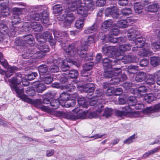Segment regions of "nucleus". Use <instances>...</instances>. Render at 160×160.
<instances>
[{
	"mask_svg": "<svg viewBox=\"0 0 160 160\" xmlns=\"http://www.w3.org/2000/svg\"><path fill=\"white\" fill-rule=\"evenodd\" d=\"M38 74L36 72H32L26 76L22 78V75L19 74L16 77L11 78L9 82L11 83V88L12 90H14L18 94V97L22 100L29 103L33 102V101L27 97L25 94H23L24 90L23 89H20L18 87V85L22 81V84L25 86L28 85V82L27 80L29 81L32 80L37 76Z\"/></svg>",
	"mask_w": 160,
	"mask_h": 160,
	"instance_id": "f257e3e1",
	"label": "nucleus"
},
{
	"mask_svg": "<svg viewBox=\"0 0 160 160\" xmlns=\"http://www.w3.org/2000/svg\"><path fill=\"white\" fill-rule=\"evenodd\" d=\"M137 45L132 48V51L135 52L138 50V54L141 57H146L151 55L153 53L151 48H149L148 43L144 42L142 38H138L135 41H133Z\"/></svg>",
	"mask_w": 160,
	"mask_h": 160,
	"instance_id": "f03ea898",
	"label": "nucleus"
},
{
	"mask_svg": "<svg viewBox=\"0 0 160 160\" xmlns=\"http://www.w3.org/2000/svg\"><path fill=\"white\" fill-rule=\"evenodd\" d=\"M131 46L130 44H125L120 46L117 51H116L115 47L110 46L104 47L102 49V52L108 57H113L117 60L121 51H128L131 49Z\"/></svg>",
	"mask_w": 160,
	"mask_h": 160,
	"instance_id": "7ed1b4c3",
	"label": "nucleus"
},
{
	"mask_svg": "<svg viewBox=\"0 0 160 160\" xmlns=\"http://www.w3.org/2000/svg\"><path fill=\"white\" fill-rule=\"evenodd\" d=\"M67 3L71 4L70 9L71 11L76 10L84 5H88L89 7H92L93 5L91 0H67Z\"/></svg>",
	"mask_w": 160,
	"mask_h": 160,
	"instance_id": "20e7f679",
	"label": "nucleus"
},
{
	"mask_svg": "<svg viewBox=\"0 0 160 160\" xmlns=\"http://www.w3.org/2000/svg\"><path fill=\"white\" fill-rule=\"evenodd\" d=\"M121 69L120 68H114L110 71H105L103 75L106 78H112V80L113 81L112 82L113 84H118L120 82V80L118 78L117 76L121 72Z\"/></svg>",
	"mask_w": 160,
	"mask_h": 160,
	"instance_id": "39448f33",
	"label": "nucleus"
},
{
	"mask_svg": "<svg viewBox=\"0 0 160 160\" xmlns=\"http://www.w3.org/2000/svg\"><path fill=\"white\" fill-rule=\"evenodd\" d=\"M30 16L31 19L35 20L38 21L40 19L41 22L44 24L48 23L49 21L48 14L46 11L40 13L32 12Z\"/></svg>",
	"mask_w": 160,
	"mask_h": 160,
	"instance_id": "423d86ee",
	"label": "nucleus"
},
{
	"mask_svg": "<svg viewBox=\"0 0 160 160\" xmlns=\"http://www.w3.org/2000/svg\"><path fill=\"white\" fill-rule=\"evenodd\" d=\"M53 62L54 63L58 62L59 66L60 67L62 70L63 72L66 71L69 69L70 64L71 63L75 65L76 62L70 59H66L63 60L61 58H58L57 59H54Z\"/></svg>",
	"mask_w": 160,
	"mask_h": 160,
	"instance_id": "0eeeda50",
	"label": "nucleus"
},
{
	"mask_svg": "<svg viewBox=\"0 0 160 160\" xmlns=\"http://www.w3.org/2000/svg\"><path fill=\"white\" fill-rule=\"evenodd\" d=\"M78 102V104L79 105L80 107L82 106L83 108H87L89 105L93 106L95 104V105L97 104H101V103L97 104V100H96L95 98H92L91 100H89V103L88 102H86L85 98L84 97H82L79 98ZM95 106L94 107H95Z\"/></svg>",
	"mask_w": 160,
	"mask_h": 160,
	"instance_id": "6e6552de",
	"label": "nucleus"
},
{
	"mask_svg": "<svg viewBox=\"0 0 160 160\" xmlns=\"http://www.w3.org/2000/svg\"><path fill=\"white\" fill-rule=\"evenodd\" d=\"M88 46L86 45H82L80 48L77 50V52L81 57L85 58V60L88 61L92 60L93 59L92 55H90L89 56L87 55V50H88Z\"/></svg>",
	"mask_w": 160,
	"mask_h": 160,
	"instance_id": "1a4fd4ad",
	"label": "nucleus"
},
{
	"mask_svg": "<svg viewBox=\"0 0 160 160\" xmlns=\"http://www.w3.org/2000/svg\"><path fill=\"white\" fill-rule=\"evenodd\" d=\"M44 43L38 42V44L37 48L39 50L37 51L38 52L37 56L38 58H42L45 55V53L49 51V46Z\"/></svg>",
	"mask_w": 160,
	"mask_h": 160,
	"instance_id": "9d476101",
	"label": "nucleus"
},
{
	"mask_svg": "<svg viewBox=\"0 0 160 160\" xmlns=\"http://www.w3.org/2000/svg\"><path fill=\"white\" fill-rule=\"evenodd\" d=\"M2 1L3 2L0 4L1 7L0 13V18L2 17H5L9 16L10 14V8L7 6L8 3V0H0V1Z\"/></svg>",
	"mask_w": 160,
	"mask_h": 160,
	"instance_id": "9b49d317",
	"label": "nucleus"
},
{
	"mask_svg": "<svg viewBox=\"0 0 160 160\" xmlns=\"http://www.w3.org/2000/svg\"><path fill=\"white\" fill-rule=\"evenodd\" d=\"M36 38L38 42L40 43H44L47 40H51L52 38L51 34L47 31L43 32L42 35L39 33L36 34Z\"/></svg>",
	"mask_w": 160,
	"mask_h": 160,
	"instance_id": "f8f14e48",
	"label": "nucleus"
},
{
	"mask_svg": "<svg viewBox=\"0 0 160 160\" xmlns=\"http://www.w3.org/2000/svg\"><path fill=\"white\" fill-rule=\"evenodd\" d=\"M73 112L75 113L77 115H73L72 113V116L73 117V119H70L71 120H74L77 119L82 118L85 119L88 115V112H87L83 111L82 110H80L78 108H75L73 111Z\"/></svg>",
	"mask_w": 160,
	"mask_h": 160,
	"instance_id": "ddd939ff",
	"label": "nucleus"
},
{
	"mask_svg": "<svg viewBox=\"0 0 160 160\" xmlns=\"http://www.w3.org/2000/svg\"><path fill=\"white\" fill-rule=\"evenodd\" d=\"M151 3L148 1H144L143 2L144 9L146 11L155 12L158 11L159 5L157 4H150Z\"/></svg>",
	"mask_w": 160,
	"mask_h": 160,
	"instance_id": "4468645a",
	"label": "nucleus"
},
{
	"mask_svg": "<svg viewBox=\"0 0 160 160\" xmlns=\"http://www.w3.org/2000/svg\"><path fill=\"white\" fill-rule=\"evenodd\" d=\"M105 14L107 16L110 15L114 18H118L119 16V10L116 7H109L107 8L105 10Z\"/></svg>",
	"mask_w": 160,
	"mask_h": 160,
	"instance_id": "2eb2a0df",
	"label": "nucleus"
},
{
	"mask_svg": "<svg viewBox=\"0 0 160 160\" xmlns=\"http://www.w3.org/2000/svg\"><path fill=\"white\" fill-rule=\"evenodd\" d=\"M103 106L101 104H97L94 108L97 111L96 112H91L88 113V115L89 118H96L99 115V114L102 112Z\"/></svg>",
	"mask_w": 160,
	"mask_h": 160,
	"instance_id": "dca6fc26",
	"label": "nucleus"
},
{
	"mask_svg": "<svg viewBox=\"0 0 160 160\" xmlns=\"http://www.w3.org/2000/svg\"><path fill=\"white\" fill-rule=\"evenodd\" d=\"M51 114L55 115L57 117H62L64 118L70 119L74 118L72 116V113L70 112H64L62 111H54L52 110Z\"/></svg>",
	"mask_w": 160,
	"mask_h": 160,
	"instance_id": "f3484780",
	"label": "nucleus"
},
{
	"mask_svg": "<svg viewBox=\"0 0 160 160\" xmlns=\"http://www.w3.org/2000/svg\"><path fill=\"white\" fill-rule=\"evenodd\" d=\"M93 63L90 62L85 63L83 66V70L81 72V74L82 76L86 77L90 75V72H88L92 68Z\"/></svg>",
	"mask_w": 160,
	"mask_h": 160,
	"instance_id": "a211bd4d",
	"label": "nucleus"
},
{
	"mask_svg": "<svg viewBox=\"0 0 160 160\" xmlns=\"http://www.w3.org/2000/svg\"><path fill=\"white\" fill-rule=\"evenodd\" d=\"M102 63L104 69H107L111 68L112 66L115 65L117 63V61L116 59L112 60L105 58L103 60Z\"/></svg>",
	"mask_w": 160,
	"mask_h": 160,
	"instance_id": "6ab92c4d",
	"label": "nucleus"
},
{
	"mask_svg": "<svg viewBox=\"0 0 160 160\" xmlns=\"http://www.w3.org/2000/svg\"><path fill=\"white\" fill-rule=\"evenodd\" d=\"M104 39L105 40H108L113 43H119L120 42H124L126 40L125 37H120L118 38H114L113 37L110 36V35L105 36Z\"/></svg>",
	"mask_w": 160,
	"mask_h": 160,
	"instance_id": "aec40b11",
	"label": "nucleus"
},
{
	"mask_svg": "<svg viewBox=\"0 0 160 160\" xmlns=\"http://www.w3.org/2000/svg\"><path fill=\"white\" fill-rule=\"evenodd\" d=\"M93 5L92 7H89V5H84V6H82L76 10L78 14L85 17L87 15L88 10L90 9L91 8H93Z\"/></svg>",
	"mask_w": 160,
	"mask_h": 160,
	"instance_id": "412c9836",
	"label": "nucleus"
},
{
	"mask_svg": "<svg viewBox=\"0 0 160 160\" xmlns=\"http://www.w3.org/2000/svg\"><path fill=\"white\" fill-rule=\"evenodd\" d=\"M139 32L134 29H130L128 31L127 37L128 39L130 40L135 41L134 39L137 38V36L139 35ZM139 38L138 37V38Z\"/></svg>",
	"mask_w": 160,
	"mask_h": 160,
	"instance_id": "4be33fe9",
	"label": "nucleus"
},
{
	"mask_svg": "<svg viewBox=\"0 0 160 160\" xmlns=\"http://www.w3.org/2000/svg\"><path fill=\"white\" fill-rule=\"evenodd\" d=\"M64 49L66 53L70 56H73L77 53V49L73 44L70 45Z\"/></svg>",
	"mask_w": 160,
	"mask_h": 160,
	"instance_id": "5701e85b",
	"label": "nucleus"
},
{
	"mask_svg": "<svg viewBox=\"0 0 160 160\" xmlns=\"http://www.w3.org/2000/svg\"><path fill=\"white\" fill-rule=\"evenodd\" d=\"M125 51H121L119 54V56L117 59V61L121 60L122 62L128 63L131 61V57L129 55L123 56V52Z\"/></svg>",
	"mask_w": 160,
	"mask_h": 160,
	"instance_id": "b1692460",
	"label": "nucleus"
},
{
	"mask_svg": "<svg viewBox=\"0 0 160 160\" xmlns=\"http://www.w3.org/2000/svg\"><path fill=\"white\" fill-rule=\"evenodd\" d=\"M160 109V103L152 107H147L143 110L144 113H152L158 112Z\"/></svg>",
	"mask_w": 160,
	"mask_h": 160,
	"instance_id": "393cba45",
	"label": "nucleus"
},
{
	"mask_svg": "<svg viewBox=\"0 0 160 160\" xmlns=\"http://www.w3.org/2000/svg\"><path fill=\"white\" fill-rule=\"evenodd\" d=\"M8 70L6 72L1 69L0 68V74H5V76L7 78H9L12 74L14 71H17L18 68L15 67L8 68Z\"/></svg>",
	"mask_w": 160,
	"mask_h": 160,
	"instance_id": "a878e982",
	"label": "nucleus"
},
{
	"mask_svg": "<svg viewBox=\"0 0 160 160\" xmlns=\"http://www.w3.org/2000/svg\"><path fill=\"white\" fill-rule=\"evenodd\" d=\"M132 21L131 19H128L127 20L124 19L121 20L117 22L115 25L119 28H125L128 25V22H131Z\"/></svg>",
	"mask_w": 160,
	"mask_h": 160,
	"instance_id": "bb28decb",
	"label": "nucleus"
},
{
	"mask_svg": "<svg viewBox=\"0 0 160 160\" xmlns=\"http://www.w3.org/2000/svg\"><path fill=\"white\" fill-rule=\"evenodd\" d=\"M132 108L129 106H126L125 107L122 108V111L125 113H131L132 116L136 118L140 116V115L138 112L134 111L132 112Z\"/></svg>",
	"mask_w": 160,
	"mask_h": 160,
	"instance_id": "cd10ccee",
	"label": "nucleus"
},
{
	"mask_svg": "<svg viewBox=\"0 0 160 160\" xmlns=\"http://www.w3.org/2000/svg\"><path fill=\"white\" fill-rule=\"evenodd\" d=\"M147 88L144 86L139 87L138 88H135L133 89V93L135 94L136 93H138L139 94L138 97L139 98L142 95L143 93L147 92Z\"/></svg>",
	"mask_w": 160,
	"mask_h": 160,
	"instance_id": "c85d7f7f",
	"label": "nucleus"
},
{
	"mask_svg": "<svg viewBox=\"0 0 160 160\" xmlns=\"http://www.w3.org/2000/svg\"><path fill=\"white\" fill-rule=\"evenodd\" d=\"M95 87L94 85L91 83H88L85 85L83 88V90L87 93H91L93 92L94 90Z\"/></svg>",
	"mask_w": 160,
	"mask_h": 160,
	"instance_id": "c756f323",
	"label": "nucleus"
},
{
	"mask_svg": "<svg viewBox=\"0 0 160 160\" xmlns=\"http://www.w3.org/2000/svg\"><path fill=\"white\" fill-rule=\"evenodd\" d=\"M22 38L24 43H26L30 45L33 44L34 43V38L31 34L24 36Z\"/></svg>",
	"mask_w": 160,
	"mask_h": 160,
	"instance_id": "7c9ffc66",
	"label": "nucleus"
},
{
	"mask_svg": "<svg viewBox=\"0 0 160 160\" xmlns=\"http://www.w3.org/2000/svg\"><path fill=\"white\" fill-rule=\"evenodd\" d=\"M143 2H136L134 4V9L135 12L138 13H141L144 7Z\"/></svg>",
	"mask_w": 160,
	"mask_h": 160,
	"instance_id": "2f4dec72",
	"label": "nucleus"
},
{
	"mask_svg": "<svg viewBox=\"0 0 160 160\" xmlns=\"http://www.w3.org/2000/svg\"><path fill=\"white\" fill-rule=\"evenodd\" d=\"M76 104V101L74 99L67 100L64 102H62L61 105L62 107L69 108L73 107Z\"/></svg>",
	"mask_w": 160,
	"mask_h": 160,
	"instance_id": "473e14b6",
	"label": "nucleus"
},
{
	"mask_svg": "<svg viewBox=\"0 0 160 160\" xmlns=\"http://www.w3.org/2000/svg\"><path fill=\"white\" fill-rule=\"evenodd\" d=\"M31 26L32 29L36 32H40L43 30L42 26L38 22H32Z\"/></svg>",
	"mask_w": 160,
	"mask_h": 160,
	"instance_id": "72a5a7b5",
	"label": "nucleus"
},
{
	"mask_svg": "<svg viewBox=\"0 0 160 160\" xmlns=\"http://www.w3.org/2000/svg\"><path fill=\"white\" fill-rule=\"evenodd\" d=\"M98 28V26L96 23H94L92 26L89 27L85 29V33L89 34L96 31Z\"/></svg>",
	"mask_w": 160,
	"mask_h": 160,
	"instance_id": "f704fd0d",
	"label": "nucleus"
},
{
	"mask_svg": "<svg viewBox=\"0 0 160 160\" xmlns=\"http://www.w3.org/2000/svg\"><path fill=\"white\" fill-rule=\"evenodd\" d=\"M146 77V73L143 72L138 73L135 77V80L138 82H142L144 81Z\"/></svg>",
	"mask_w": 160,
	"mask_h": 160,
	"instance_id": "c9c22d12",
	"label": "nucleus"
},
{
	"mask_svg": "<svg viewBox=\"0 0 160 160\" xmlns=\"http://www.w3.org/2000/svg\"><path fill=\"white\" fill-rule=\"evenodd\" d=\"M150 62L152 66L156 67L158 66L160 62V58L158 57H151L150 59Z\"/></svg>",
	"mask_w": 160,
	"mask_h": 160,
	"instance_id": "e433bc0d",
	"label": "nucleus"
},
{
	"mask_svg": "<svg viewBox=\"0 0 160 160\" xmlns=\"http://www.w3.org/2000/svg\"><path fill=\"white\" fill-rule=\"evenodd\" d=\"M115 26L114 23H113L112 21L111 20H107L105 21L102 25V28L103 29H107L108 28L112 27Z\"/></svg>",
	"mask_w": 160,
	"mask_h": 160,
	"instance_id": "4c0bfd02",
	"label": "nucleus"
},
{
	"mask_svg": "<svg viewBox=\"0 0 160 160\" xmlns=\"http://www.w3.org/2000/svg\"><path fill=\"white\" fill-rule=\"evenodd\" d=\"M155 79L153 76H150L146 80V83L151 86L152 88H154L156 82Z\"/></svg>",
	"mask_w": 160,
	"mask_h": 160,
	"instance_id": "58836bf2",
	"label": "nucleus"
},
{
	"mask_svg": "<svg viewBox=\"0 0 160 160\" xmlns=\"http://www.w3.org/2000/svg\"><path fill=\"white\" fill-rule=\"evenodd\" d=\"M66 16L65 19L68 20V25H69L75 19V17L73 14L70 12H67L65 14Z\"/></svg>",
	"mask_w": 160,
	"mask_h": 160,
	"instance_id": "ea45409f",
	"label": "nucleus"
},
{
	"mask_svg": "<svg viewBox=\"0 0 160 160\" xmlns=\"http://www.w3.org/2000/svg\"><path fill=\"white\" fill-rule=\"evenodd\" d=\"M38 71L40 76L43 75L47 72L48 68L46 65H40L38 68Z\"/></svg>",
	"mask_w": 160,
	"mask_h": 160,
	"instance_id": "a19ab883",
	"label": "nucleus"
},
{
	"mask_svg": "<svg viewBox=\"0 0 160 160\" xmlns=\"http://www.w3.org/2000/svg\"><path fill=\"white\" fill-rule=\"evenodd\" d=\"M62 102L57 99H53L51 101L50 106L52 107V108L56 109L58 108L60 104L61 105Z\"/></svg>",
	"mask_w": 160,
	"mask_h": 160,
	"instance_id": "79ce46f5",
	"label": "nucleus"
},
{
	"mask_svg": "<svg viewBox=\"0 0 160 160\" xmlns=\"http://www.w3.org/2000/svg\"><path fill=\"white\" fill-rule=\"evenodd\" d=\"M138 70V67L137 66L130 65L128 67L127 70L129 74H134Z\"/></svg>",
	"mask_w": 160,
	"mask_h": 160,
	"instance_id": "37998d69",
	"label": "nucleus"
},
{
	"mask_svg": "<svg viewBox=\"0 0 160 160\" xmlns=\"http://www.w3.org/2000/svg\"><path fill=\"white\" fill-rule=\"evenodd\" d=\"M53 34L55 37L58 38L62 37H64V38L65 37L66 38L68 37V35L66 32H63L61 33L57 31H54L53 32Z\"/></svg>",
	"mask_w": 160,
	"mask_h": 160,
	"instance_id": "c03bdc74",
	"label": "nucleus"
},
{
	"mask_svg": "<svg viewBox=\"0 0 160 160\" xmlns=\"http://www.w3.org/2000/svg\"><path fill=\"white\" fill-rule=\"evenodd\" d=\"M21 22V20L17 14H13L12 18V25H15Z\"/></svg>",
	"mask_w": 160,
	"mask_h": 160,
	"instance_id": "a18cd8bd",
	"label": "nucleus"
},
{
	"mask_svg": "<svg viewBox=\"0 0 160 160\" xmlns=\"http://www.w3.org/2000/svg\"><path fill=\"white\" fill-rule=\"evenodd\" d=\"M154 99V97L153 94L152 93L146 94L144 96V99L147 102L150 103L152 102Z\"/></svg>",
	"mask_w": 160,
	"mask_h": 160,
	"instance_id": "49530a36",
	"label": "nucleus"
},
{
	"mask_svg": "<svg viewBox=\"0 0 160 160\" xmlns=\"http://www.w3.org/2000/svg\"><path fill=\"white\" fill-rule=\"evenodd\" d=\"M36 90L38 92L41 93L46 89L43 83L37 84H35Z\"/></svg>",
	"mask_w": 160,
	"mask_h": 160,
	"instance_id": "de8ad7c7",
	"label": "nucleus"
},
{
	"mask_svg": "<svg viewBox=\"0 0 160 160\" xmlns=\"http://www.w3.org/2000/svg\"><path fill=\"white\" fill-rule=\"evenodd\" d=\"M69 97V96L68 93H62L60 95L59 101L61 102H64L68 100Z\"/></svg>",
	"mask_w": 160,
	"mask_h": 160,
	"instance_id": "09e8293b",
	"label": "nucleus"
},
{
	"mask_svg": "<svg viewBox=\"0 0 160 160\" xmlns=\"http://www.w3.org/2000/svg\"><path fill=\"white\" fill-rule=\"evenodd\" d=\"M84 25V20L83 19L77 20L75 23V27L78 29H80L82 28Z\"/></svg>",
	"mask_w": 160,
	"mask_h": 160,
	"instance_id": "8fccbe9b",
	"label": "nucleus"
},
{
	"mask_svg": "<svg viewBox=\"0 0 160 160\" xmlns=\"http://www.w3.org/2000/svg\"><path fill=\"white\" fill-rule=\"evenodd\" d=\"M113 111L111 108H106L103 115L106 118L110 116L113 113Z\"/></svg>",
	"mask_w": 160,
	"mask_h": 160,
	"instance_id": "3c124183",
	"label": "nucleus"
},
{
	"mask_svg": "<svg viewBox=\"0 0 160 160\" xmlns=\"http://www.w3.org/2000/svg\"><path fill=\"white\" fill-rule=\"evenodd\" d=\"M136 138L134 134L129 137L128 138L125 140L123 141V143L126 144H129L134 142Z\"/></svg>",
	"mask_w": 160,
	"mask_h": 160,
	"instance_id": "603ef678",
	"label": "nucleus"
},
{
	"mask_svg": "<svg viewBox=\"0 0 160 160\" xmlns=\"http://www.w3.org/2000/svg\"><path fill=\"white\" fill-rule=\"evenodd\" d=\"M137 101V100L135 97L133 96L130 97L128 98V103L129 106H135Z\"/></svg>",
	"mask_w": 160,
	"mask_h": 160,
	"instance_id": "864d4df0",
	"label": "nucleus"
},
{
	"mask_svg": "<svg viewBox=\"0 0 160 160\" xmlns=\"http://www.w3.org/2000/svg\"><path fill=\"white\" fill-rule=\"evenodd\" d=\"M62 10V7L60 5H55L53 7V12L55 14L60 13Z\"/></svg>",
	"mask_w": 160,
	"mask_h": 160,
	"instance_id": "5fc2aeb1",
	"label": "nucleus"
},
{
	"mask_svg": "<svg viewBox=\"0 0 160 160\" xmlns=\"http://www.w3.org/2000/svg\"><path fill=\"white\" fill-rule=\"evenodd\" d=\"M54 65L52 67L50 68H49V69L50 70L51 72H58L59 71V68L58 67L59 66V64H58V62L57 63H54Z\"/></svg>",
	"mask_w": 160,
	"mask_h": 160,
	"instance_id": "6e6d98bb",
	"label": "nucleus"
},
{
	"mask_svg": "<svg viewBox=\"0 0 160 160\" xmlns=\"http://www.w3.org/2000/svg\"><path fill=\"white\" fill-rule=\"evenodd\" d=\"M68 75L71 78H75L78 76V72L77 70H72L69 71Z\"/></svg>",
	"mask_w": 160,
	"mask_h": 160,
	"instance_id": "4d7b16f0",
	"label": "nucleus"
},
{
	"mask_svg": "<svg viewBox=\"0 0 160 160\" xmlns=\"http://www.w3.org/2000/svg\"><path fill=\"white\" fill-rule=\"evenodd\" d=\"M121 12L123 15L127 16L131 14L132 11L130 8H124L121 10Z\"/></svg>",
	"mask_w": 160,
	"mask_h": 160,
	"instance_id": "13d9d810",
	"label": "nucleus"
},
{
	"mask_svg": "<svg viewBox=\"0 0 160 160\" xmlns=\"http://www.w3.org/2000/svg\"><path fill=\"white\" fill-rule=\"evenodd\" d=\"M64 88L68 91L70 92L73 91L75 89V87L72 83L66 85Z\"/></svg>",
	"mask_w": 160,
	"mask_h": 160,
	"instance_id": "bf43d9fd",
	"label": "nucleus"
},
{
	"mask_svg": "<svg viewBox=\"0 0 160 160\" xmlns=\"http://www.w3.org/2000/svg\"><path fill=\"white\" fill-rule=\"evenodd\" d=\"M43 81L46 84H49L53 81V78L51 76L45 77L43 78Z\"/></svg>",
	"mask_w": 160,
	"mask_h": 160,
	"instance_id": "052dcab7",
	"label": "nucleus"
},
{
	"mask_svg": "<svg viewBox=\"0 0 160 160\" xmlns=\"http://www.w3.org/2000/svg\"><path fill=\"white\" fill-rule=\"evenodd\" d=\"M158 149L157 148H154L153 150H151L144 153L143 155V157L144 158L147 157L150 155L158 151Z\"/></svg>",
	"mask_w": 160,
	"mask_h": 160,
	"instance_id": "680f3d73",
	"label": "nucleus"
},
{
	"mask_svg": "<svg viewBox=\"0 0 160 160\" xmlns=\"http://www.w3.org/2000/svg\"><path fill=\"white\" fill-rule=\"evenodd\" d=\"M149 63L148 61L146 59H143L141 60L139 62V64L141 67L147 66Z\"/></svg>",
	"mask_w": 160,
	"mask_h": 160,
	"instance_id": "e2e57ef3",
	"label": "nucleus"
},
{
	"mask_svg": "<svg viewBox=\"0 0 160 160\" xmlns=\"http://www.w3.org/2000/svg\"><path fill=\"white\" fill-rule=\"evenodd\" d=\"M15 43L17 46H23L24 43L23 38H17L15 41Z\"/></svg>",
	"mask_w": 160,
	"mask_h": 160,
	"instance_id": "0e129e2a",
	"label": "nucleus"
},
{
	"mask_svg": "<svg viewBox=\"0 0 160 160\" xmlns=\"http://www.w3.org/2000/svg\"><path fill=\"white\" fill-rule=\"evenodd\" d=\"M0 62L1 65L6 68H9V66H8L7 61L3 58L0 59Z\"/></svg>",
	"mask_w": 160,
	"mask_h": 160,
	"instance_id": "69168bd1",
	"label": "nucleus"
},
{
	"mask_svg": "<svg viewBox=\"0 0 160 160\" xmlns=\"http://www.w3.org/2000/svg\"><path fill=\"white\" fill-rule=\"evenodd\" d=\"M41 108L42 111L47 112L50 114H51L52 110V109L50 107H48V106H43L41 107Z\"/></svg>",
	"mask_w": 160,
	"mask_h": 160,
	"instance_id": "338daca9",
	"label": "nucleus"
},
{
	"mask_svg": "<svg viewBox=\"0 0 160 160\" xmlns=\"http://www.w3.org/2000/svg\"><path fill=\"white\" fill-rule=\"evenodd\" d=\"M151 49H157L160 48V41L159 42V44H158L156 42H153L152 43L151 45Z\"/></svg>",
	"mask_w": 160,
	"mask_h": 160,
	"instance_id": "774afa93",
	"label": "nucleus"
}]
</instances>
